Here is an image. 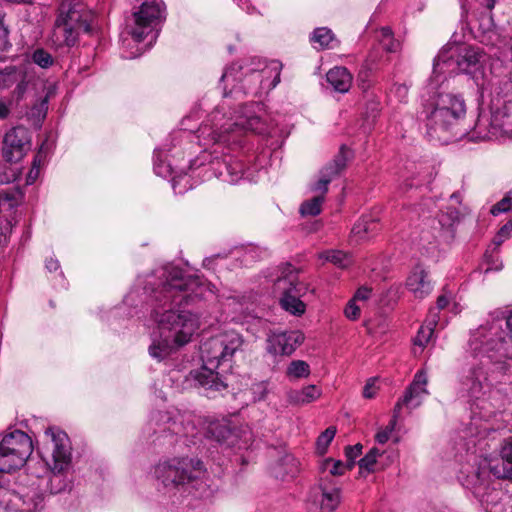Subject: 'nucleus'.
Here are the masks:
<instances>
[{"mask_svg": "<svg viewBox=\"0 0 512 512\" xmlns=\"http://www.w3.org/2000/svg\"><path fill=\"white\" fill-rule=\"evenodd\" d=\"M161 277L165 280L152 288L156 304L151 312L161 335H154L149 346L150 356L157 360L170 355L174 345L182 346L191 340L199 327V319L181 307L200 299L205 289L198 278L184 277L177 268L163 269Z\"/></svg>", "mask_w": 512, "mask_h": 512, "instance_id": "obj_1", "label": "nucleus"}, {"mask_svg": "<svg viewBox=\"0 0 512 512\" xmlns=\"http://www.w3.org/2000/svg\"><path fill=\"white\" fill-rule=\"evenodd\" d=\"M243 344L242 335L233 330L223 331L206 340L201 346L203 365L189 373V381L206 390L224 389L226 384L215 369L230 363Z\"/></svg>", "mask_w": 512, "mask_h": 512, "instance_id": "obj_2", "label": "nucleus"}, {"mask_svg": "<svg viewBox=\"0 0 512 512\" xmlns=\"http://www.w3.org/2000/svg\"><path fill=\"white\" fill-rule=\"evenodd\" d=\"M261 110L258 104H250L241 107L237 115L233 118H225L220 109H216L211 114V127L207 125L200 128L202 136L211 137V142L223 144H236L244 131H251L257 134H266L269 132L268 125L259 115Z\"/></svg>", "mask_w": 512, "mask_h": 512, "instance_id": "obj_3", "label": "nucleus"}, {"mask_svg": "<svg viewBox=\"0 0 512 512\" xmlns=\"http://www.w3.org/2000/svg\"><path fill=\"white\" fill-rule=\"evenodd\" d=\"M466 105L462 97L450 93H440L433 109L427 115V134L442 143L462 136L455 130L458 122L465 116Z\"/></svg>", "mask_w": 512, "mask_h": 512, "instance_id": "obj_4", "label": "nucleus"}, {"mask_svg": "<svg viewBox=\"0 0 512 512\" xmlns=\"http://www.w3.org/2000/svg\"><path fill=\"white\" fill-rule=\"evenodd\" d=\"M493 465V459L474 456L472 461L462 466L459 474L462 485L470 490L489 512L498 505L500 499V491L491 487Z\"/></svg>", "mask_w": 512, "mask_h": 512, "instance_id": "obj_5", "label": "nucleus"}, {"mask_svg": "<svg viewBox=\"0 0 512 512\" xmlns=\"http://www.w3.org/2000/svg\"><path fill=\"white\" fill-rule=\"evenodd\" d=\"M489 116L480 115L475 132L482 140L498 136L512 138V93L496 92L492 96Z\"/></svg>", "mask_w": 512, "mask_h": 512, "instance_id": "obj_6", "label": "nucleus"}, {"mask_svg": "<svg viewBox=\"0 0 512 512\" xmlns=\"http://www.w3.org/2000/svg\"><path fill=\"white\" fill-rule=\"evenodd\" d=\"M165 5L162 0H146L126 19V31L132 39L140 43L151 35L156 40V26L164 18Z\"/></svg>", "mask_w": 512, "mask_h": 512, "instance_id": "obj_7", "label": "nucleus"}, {"mask_svg": "<svg viewBox=\"0 0 512 512\" xmlns=\"http://www.w3.org/2000/svg\"><path fill=\"white\" fill-rule=\"evenodd\" d=\"M154 473L164 486L176 487L201 477L204 469L200 460L183 457L158 463Z\"/></svg>", "mask_w": 512, "mask_h": 512, "instance_id": "obj_8", "label": "nucleus"}, {"mask_svg": "<svg viewBox=\"0 0 512 512\" xmlns=\"http://www.w3.org/2000/svg\"><path fill=\"white\" fill-rule=\"evenodd\" d=\"M33 451L31 438L23 431L15 430L0 441V471L9 473L21 468Z\"/></svg>", "mask_w": 512, "mask_h": 512, "instance_id": "obj_9", "label": "nucleus"}, {"mask_svg": "<svg viewBox=\"0 0 512 512\" xmlns=\"http://www.w3.org/2000/svg\"><path fill=\"white\" fill-rule=\"evenodd\" d=\"M350 151L346 146H341L338 154L327 164L320 172V178L315 184L313 190L321 192V195L305 201L300 207V213L303 216H316L321 212V206L324 202V195L328 190L329 183L337 177L346 167Z\"/></svg>", "mask_w": 512, "mask_h": 512, "instance_id": "obj_10", "label": "nucleus"}, {"mask_svg": "<svg viewBox=\"0 0 512 512\" xmlns=\"http://www.w3.org/2000/svg\"><path fill=\"white\" fill-rule=\"evenodd\" d=\"M484 60L485 54L479 47H465L457 55L442 51L434 61L433 74L470 73L473 69H477Z\"/></svg>", "mask_w": 512, "mask_h": 512, "instance_id": "obj_11", "label": "nucleus"}, {"mask_svg": "<svg viewBox=\"0 0 512 512\" xmlns=\"http://www.w3.org/2000/svg\"><path fill=\"white\" fill-rule=\"evenodd\" d=\"M45 434L51 437L52 441V465L46 464L50 467V471H46L47 474H53L49 479L51 487V493H59L62 487L54 486V482H61L59 474L65 472L71 463V447L69 439L66 433L63 431H55L52 428L46 430Z\"/></svg>", "mask_w": 512, "mask_h": 512, "instance_id": "obj_12", "label": "nucleus"}, {"mask_svg": "<svg viewBox=\"0 0 512 512\" xmlns=\"http://www.w3.org/2000/svg\"><path fill=\"white\" fill-rule=\"evenodd\" d=\"M276 285L278 289L283 290L280 303L286 311L295 315L305 312V304L300 299L308 290L304 283L298 282L296 276L290 274L287 278H278Z\"/></svg>", "mask_w": 512, "mask_h": 512, "instance_id": "obj_13", "label": "nucleus"}, {"mask_svg": "<svg viewBox=\"0 0 512 512\" xmlns=\"http://www.w3.org/2000/svg\"><path fill=\"white\" fill-rule=\"evenodd\" d=\"M502 325L499 321H493L488 327L481 326L471 334L469 340L470 349L477 355L499 350L503 345Z\"/></svg>", "mask_w": 512, "mask_h": 512, "instance_id": "obj_14", "label": "nucleus"}, {"mask_svg": "<svg viewBox=\"0 0 512 512\" xmlns=\"http://www.w3.org/2000/svg\"><path fill=\"white\" fill-rule=\"evenodd\" d=\"M304 335L298 330L270 331L266 339V350L273 356H290L303 343Z\"/></svg>", "mask_w": 512, "mask_h": 512, "instance_id": "obj_15", "label": "nucleus"}, {"mask_svg": "<svg viewBox=\"0 0 512 512\" xmlns=\"http://www.w3.org/2000/svg\"><path fill=\"white\" fill-rule=\"evenodd\" d=\"M31 149V135L23 126L9 130L3 140V157L8 162L20 161Z\"/></svg>", "mask_w": 512, "mask_h": 512, "instance_id": "obj_16", "label": "nucleus"}, {"mask_svg": "<svg viewBox=\"0 0 512 512\" xmlns=\"http://www.w3.org/2000/svg\"><path fill=\"white\" fill-rule=\"evenodd\" d=\"M58 20L67 22L69 26L77 28L80 32L90 33L92 14L87 7L78 0H63L58 9Z\"/></svg>", "mask_w": 512, "mask_h": 512, "instance_id": "obj_17", "label": "nucleus"}, {"mask_svg": "<svg viewBox=\"0 0 512 512\" xmlns=\"http://www.w3.org/2000/svg\"><path fill=\"white\" fill-rule=\"evenodd\" d=\"M13 495L20 498V502L15 504L11 501V495L5 496V503H0V506L6 510L14 512H37L43 508V495L37 488L30 490L22 488L20 491H11Z\"/></svg>", "mask_w": 512, "mask_h": 512, "instance_id": "obj_18", "label": "nucleus"}, {"mask_svg": "<svg viewBox=\"0 0 512 512\" xmlns=\"http://www.w3.org/2000/svg\"><path fill=\"white\" fill-rule=\"evenodd\" d=\"M427 384L428 377L426 372L424 370L418 371L412 383L406 389L404 396L396 403L395 412H399L403 405L411 409L420 406L424 397L429 394L426 388Z\"/></svg>", "mask_w": 512, "mask_h": 512, "instance_id": "obj_19", "label": "nucleus"}, {"mask_svg": "<svg viewBox=\"0 0 512 512\" xmlns=\"http://www.w3.org/2000/svg\"><path fill=\"white\" fill-rule=\"evenodd\" d=\"M484 365L481 361L480 366L471 367L461 380V391L471 398L478 399L489 388Z\"/></svg>", "mask_w": 512, "mask_h": 512, "instance_id": "obj_20", "label": "nucleus"}, {"mask_svg": "<svg viewBox=\"0 0 512 512\" xmlns=\"http://www.w3.org/2000/svg\"><path fill=\"white\" fill-rule=\"evenodd\" d=\"M406 288L416 299H424L433 290L428 271L422 265L412 268L405 282Z\"/></svg>", "mask_w": 512, "mask_h": 512, "instance_id": "obj_21", "label": "nucleus"}, {"mask_svg": "<svg viewBox=\"0 0 512 512\" xmlns=\"http://www.w3.org/2000/svg\"><path fill=\"white\" fill-rule=\"evenodd\" d=\"M315 501L319 504L322 512H333L341 502V489L325 480H321L315 488Z\"/></svg>", "mask_w": 512, "mask_h": 512, "instance_id": "obj_22", "label": "nucleus"}, {"mask_svg": "<svg viewBox=\"0 0 512 512\" xmlns=\"http://www.w3.org/2000/svg\"><path fill=\"white\" fill-rule=\"evenodd\" d=\"M80 31L69 26L67 22L56 19L49 37L51 45L55 48L72 47L79 37Z\"/></svg>", "mask_w": 512, "mask_h": 512, "instance_id": "obj_23", "label": "nucleus"}, {"mask_svg": "<svg viewBox=\"0 0 512 512\" xmlns=\"http://www.w3.org/2000/svg\"><path fill=\"white\" fill-rule=\"evenodd\" d=\"M494 477L512 479V436L508 437L500 450V459H493Z\"/></svg>", "mask_w": 512, "mask_h": 512, "instance_id": "obj_24", "label": "nucleus"}, {"mask_svg": "<svg viewBox=\"0 0 512 512\" xmlns=\"http://www.w3.org/2000/svg\"><path fill=\"white\" fill-rule=\"evenodd\" d=\"M321 394L320 388L315 385H308L302 389L290 390L287 393V400L292 405H306L316 401Z\"/></svg>", "mask_w": 512, "mask_h": 512, "instance_id": "obj_25", "label": "nucleus"}, {"mask_svg": "<svg viewBox=\"0 0 512 512\" xmlns=\"http://www.w3.org/2000/svg\"><path fill=\"white\" fill-rule=\"evenodd\" d=\"M328 83L340 93L347 92L352 84V75L345 67H334L326 75Z\"/></svg>", "mask_w": 512, "mask_h": 512, "instance_id": "obj_26", "label": "nucleus"}, {"mask_svg": "<svg viewBox=\"0 0 512 512\" xmlns=\"http://www.w3.org/2000/svg\"><path fill=\"white\" fill-rule=\"evenodd\" d=\"M319 258L326 262H330L341 269L349 267L353 262L352 256L350 254L341 250L334 249L321 252L319 254Z\"/></svg>", "mask_w": 512, "mask_h": 512, "instance_id": "obj_27", "label": "nucleus"}, {"mask_svg": "<svg viewBox=\"0 0 512 512\" xmlns=\"http://www.w3.org/2000/svg\"><path fill=\"white\" fill-rule=\"evenodd\" d=\"M436 325L437 315L431 311L430 316L426 320L425 324L419 328L418 333L414 339V344L421 348H424L430 341Z\"/></svg>", "mask_w": 512, "mask_h": 512, "instance_id": "obj_28", "label": "nucleus"}, {"mask_svg": "<svg viewBox=\"0 0 512 512\" xmlns=\"http://www.w3.org/2000/svg\"><path fill=\"white\" fill-rule=\"evenodd\" d=\"M310 366L304 360H293L286 368V376L290 380L307 378L310 375Z\"/></svg>", "mask_w": 512, "mask_h": 512, "instance_id": "obj_29", "label": "nucleus"}, {"mask_svg": "<svg viewBox=\"0 0 512 512\" xmlns=\"http://www.w3.org/2000/svg\"><path fill=\"white\" fill-rule=\"evenodd\" d=\"M311 42L319 45L320 49L328 48L334 40V34L326 27L316 28L311 36Z\"/></svg>", "mask_w": 512, "mask_h": 512, "instance_id": "obj_30", "label": "nucleus"}, {"mask_svg": "<svg viewBox=\"0 0 512 512\" xmlns=\"http://www.w3.org/2000/svg\"><path fill=\"white\" fill-rule=\"evenodd\" d=\"M379 40L387 52H397L400 48V42L393 37L392 30L389 27L380 29Z\"/></svg>", "mask_w": 512, "mask_h": 512, "instance_id": "obj_31", "label": "nucleus"}, {"mask_svg": "<svg viewBox=\"0 0 512 512\" xmlns=\"http://www.w3.org/2000/svg\"><path fill=\"white\" fill-rule=\"evenodd\" d=\"M48 111V97L41 99L34 104L28 113V117L33 121V124L40 125L45 118Z\"/></svg>", "mask_w": 512, "mask_h": 512, "instance_id": "obj_32", "label": "nucleus"}, {"mask_svg": "<svg viewBox=\"0 0 512 512\" xmlns=\"http://www.w3.org/2000/svg\"><path fill=\"white\" fill-rule=\"evenodd\" d=\"M272 72L275 75H274L273 81L269 85V88H274L280 82L281 64L278 61H271L263 69L259 70V73L256 76H257V78L260 79L261 84H263L264 77Z\"/></svg>", "mask_w": 512, "mask_h": 512, "instance_id": "obj_33", "label": "nucleus"}, {"mask_svg": "<svg viewBox=\"0 0 512 512\" xmlns=\"http://www.w3.org/2000/svg\"><path fill=\"white\" fill-rule=\"evenodd\" d=\"M382 455V452L373 447L369 450V452L359 460L358 465L361 470H365L367 472H373L375 470V465L377 463V458Z\"/></svg>", "mask_w": 512, "mask_h": 512, "instance_id": "obj_34", "label": "nucleus"}, {"mask_svg": "<svg viewBox=\"0 0 512 512\" xmlns=\"http://www.w3.org/2000/svg\"><path fill=\"white\" fill-rule=\"evenodd\" d=\"M377 224L373 221L369 222L366 219H361L352 228V233L360 240L366 239L370 232L376 229Z\"/></svg>", "mask_w": 512, "mask_h": 512, "instance_id": "obj_35", "label": "nucleus"}, {"mask_svg": "<svg viewBox=\"0 0 512 512\" xmlns=\"http://www.w3.org/2000/svg\"><path fill=\"white\" fill-rule=\"evenodd\" d=\"M336 434V429L334 427H328L321 435L318 437L316 445L317 450L320 454H324L333 440Z\"/></svg>", "mask_w": 512, "mask_h": 512, "instance_id": "obj_36", "label": "nucleus"}, {"mask_svg": "<svg viewBox=\"0 0 512 512\" xmlns=\"http://www.w3.org/2000/svg\"><path fill=\"white\" fill-rule=\"evenodd\" d=\"M398 414L399 412L394 411V415L390 420L389 424L384 429L377 432V434L375 435V440L377 443L385 444L389 440L391 433L395 429Z\"/></svg>", "mask_w": 512, "mask_h": 512, "instance_id": "obj_37", "label": "nucleus"}, {"mask_svg": "<svg viewBox=\"0 0 512 512\" xmlns=\"http://www.w3.org/2000/svg\"><path fill=\"white\" fill-rule=\"evenodd\" d=\"M32 61L40 66L41 68L50 67L54 60L50 53L45 51L44 49H36L32 54Z\"/></svg>", "mask_w": 512, "mask_h": 512, "instance_id": "obj_38", "label": "nucleus"}, {"mask_svg": "<svg viewBox=\"0 0 512 512\" xmlns=\"http://www.w3.org/2000/svg\"><path fill=\"white\" fill-rule=\"evenodd\" d=\"M324 469H328L332 476H341L345 473L348 468V463L344 464L340 460L327 459L324 464Z\"/></svg>", "mask_w": 512, "mask_h": 512, "instance_id": "obj_39", "label": "nucleus"}, {"mask_svg": "<svg viewBox=\"0 0 512 512\" xmlns=\"http://www.w3.org/2000/svg\"><path fill=\"white\" fill-rule=\"evenodd\" d=\"M511 209H512V190H510L501 201H499L496 205H494L492 207L491 213L496 216L500 213L507 212Z\"/></svg>", "mask_w": 512, "mask_h": 512, "instance_id": "obj_40", "label": "nucleus"}, {"mask_svg": "<svg viewBox=\"0 0 512 512\" xmlns=\"http://www.w3.org/2000/svg\"><path fill=\"white\" fill-rule=\"evenodd\" d=\"M210 432L220 443L227 442L228 439L232 436L231 431L225 425H214L210 428Z\"/></svg>", "mask_w": 512, "mask_h": 512, "instance_id": "obj_41", "label": "nucleus"}, {"mask_svg": "<svg viewBox=\"0 0 512 512\" xmlns=\"http://www.w3.org/2000/svg\"><path fill=\"white\" fill-rule=\"evenodd\" d=\"M362 445L361 444H356L354 446H347L345 448V455L347 457V460H348V468L349 469H352L354 464H355V459L361 455L362 453Z\"/></svg>", "mask_w": 512, "mask_h": 512, "instance_id": "obj_42", "label": "nucleus"}, {"mask_svg": "<svg viewBox=\"0 0 512 512\" xmlns=\"http://www.w3.org/2000/svg\"><path fill=\"white\" fill-rule=\"evenodd\" d=\"M252 391H253L255 400H257V401L264 400L269 392L268 383H266V382L256 383L253 385Z\"/></svg>", "mask_w": 512, "mask_h": 512, "instance_id": "obj_43", "label": "nucleus"}, {"mask_svg": "<svg viewBox=\"0 0 512 512\" xmlns=\"http://www.w3.org/2000/svg\"><path fill=\"white\" fill-rule=\"evenodd\" d=\"M378 387L376 386L375 379H369L363 388V397L372 399L377 394Z\"/></svg>", "mask_w": 512, "mask_h": 512, "instance_id": "obj_44", "label": "nucleus"}, {"mask_svg": "<svg viewBox=\"0 0 512 512\" xmlns=\"http://www.w3.org/2000/svg\"><path fill=\"white\" fill-rule=\"evenodd\" d=\"M409 88L405 84H396L391 89V93L394 94L400 102H405L408 96Z\"/></svg>", "mask_w": 512, "mask_h": 512, "instance_id": "obj_45", "label": "nucleus"}, {"mask_svg": "<svg viewBox=\"0 0 512 512\" xmlns=\"http://www.w3.org/2000/svg\"><path fill=\"white\" fill-rule=\"evenodd\" d=\"M345 315L351 320H356L360 316V308L355 304L354 300H350L345 308Z\"/></svg>", "mask_w": 512, "mask_h": 512, "instance_id": "obj_46", "label": "nucleus"}, {"mask_svg": "<svg viewBox=\"0 0 512 512\" xmlns=\"http://www.w3.org/2000/svg\"><path fill=\"white\" fill-rule=\"evenodd\" d=\"M242 66L239 65V64H233L231 65L230 67H228L223 75H222V80H229L230 78L235 81L238 79L237 77V72L242 70Z\"/></svg>", "mask_w": 512, "mask_h": 512, "instance_id": "obj_47", "label": "nucleus"}, {"mask_svg": "<svg viewBox=\"0 0 512 512\" xmlns=\"http://www.w3.org/2000/svg\"><path fill=\"white\" fill-rule=\"evenodd\" d=\"M8 47V30L2 22H0V51H5Z\"/></svg>", "mask_w": 512, "mask_h": 512, "instance_id": "obj_48", "label": "nucleus"}, {"mask_svg": "<svg viewBox=\"0 0 512 512\" xmlns=\"http://www.w3.org/2000/svg\"><path fill=\"white\" fill-rule=\"evenodd\" d=\"M12 101L0 98V119H6L10 113Z\"/></svg>", "mask_w": 512, "mask_h": 512, "instance_id": "obj_49", "label": "nucleus"}, {"mask_svg": "<svg viewBox=\"0 0 512 512\" xmlns=\"http://www.w3.org/2000/svg\"><path fill=\"white\" fill-rule=\"evenodd\" d=\"M371 295V289L368 288V287H360L355 295H354V298L352 300L356 301V300H367Z\"/></svg>", "mask_w": 512, "mask_h": 512, "instance_id": "obj_50", "label": "nucleus"}, {"mask_svg": "<svg viewBox=\"0 0 512 512\" xmlns=\"http://www.w3.org/2000/svg\"><path fill=\"white\" fill-rule=\"evenodd\" d=\"M511 231H512V219L509 220L505 225H503L500 228V230L498 232V238H500V237L508 238Z\"/></svg>", "mask_w": 512, "mask_h": 512, "instance_id": "obj_51", "label": "nucleus"}, {"mask_svg": "<svg viewBox=\"0 0 512 512\" xmlns=\"http://www.w3.org/2000/svg\"><path fill=\"white\" fill-rule=\"evenodd\" d=\"M38 175H39V169L37 167H35V165H34L27 175L26 183L33 184L34 181L37 179Z\"/></svg>", "mask_w": 512, "mask_h": 512, "instance_id": "obj_52", "label": "nucleus"}, {"mask_svg": "<svg viewBox=\"0 0 512 512\" xmlns=\"http://www.w3.org/2000/svg\"><path fill=\"white\" fill-rule=\"evenodd\" d=\"M450 301V297L446 294L440 295L437 298V309L442 310L445 307H447L448 303Z\"/></svg>", "mask_w": 512, "mask_h": 512, "instance_id": "obj_53", "label": "nucleus"}, {"mask_svg": "<svg viewBox=\"0 0 512 512\" xmlns=\"http://www.w3.org/2000/svg\"><path fill=\"white\" fill-rule=\"evenodd\" d=\"M46 268H47L50 272H52V271H56V270L59 268V263H58V261H57V260H55V259H52V258H51V259L47 260V262H46Z\"/></svg>", "mask_w": 512, "mask_h": 512, "instance_id": "obj_54", "label": "nucleus"}, {"mask_svg": "<svg viewBox=\"0 0 512 512\" xmlns=\"http://www.w3.org/2000/svg\"><path fill=\"white\" fill-rule=\"evenodd\" d=\"M506 326L509 329V335L512 340V313L506 319Z\"/></svg>", "mask_w": 512, "mask_h": 512, "instance_id": "obj_55", "label": "nucleus"}, {"mask_svg": "<svg viewBox=\"0 0 512 512\" xmlns=\"http://www.w3.org/2000/svg\"><path fill=\"white\" fill-rule=\"evenodd\" d=\"M12 4H32L34 0H7Z\"/></svg>", "mask_w": 512, "mask_h": 512, "instance_id": "obj_56", "label": "nucleus"}, {"mask_svg": "<svg viewBox=\"0 0 512 512\" xmlns=\"http://www.w3.org/2000/svg\"><path fill=\"white\" fill-rule=\"evenodd\" d=\"M507 238H504V237H500L498 238V235L494 238V243L496 245H501V243H503Z\"/></svg>", "mask_w": 512, "mask_h": 512, "instance_id": "obj_57", "label": "nucleus"}, {"mask_svg": "<svg viewBox=\"0 0 512 512\" xmlns=\"http://www.w3.org/2000/svg\"><path fill=\"white\" fill-rule=\"evenodd\" d=\"M7 237L6 235L0 231V247L6 242Z\"/></svg>", "mask_w": 512, "mask_h": 512, "instance_id": "obj_58", "label": "nucleus"}, {"mask_svg": "<svg viewBox=\"0 0 512 512\" xmlns=\"http://www.w3.org/2000/svg\"><path fill=\"white\" fill-rule=\"evenodd\" d=\"M495 5V0H488L487 6L489 9H492Z\"/></svg>", "mask_w": 512, "mask_h": 512, "instance_id": "obj_59", "label": "nucleus"}, {"mask_svg": "<svg viewBox=\"0 0 512 512\" xmlns=\"http://www.w3.org/2000/svg\"><path fill=\"white\" fill-rule=\"evenodd\" d=\"M504 86H505V88H506V90H507V91H508L510 88H512V84H511L509 81H506V82L504 83Z\"/></svg>", "mask_w": 512, "mask_h": 512, "instance_id": "obj_60", "label": "nucleus"}, {"mask_svg": "<svg viewBox=\"0 0 512 512\" xmlns=\"http://www.w3.org/2000/svg\"><path fill=\"white\" fill-rule=\"evenodd\" d=\"M16 90H18V91H19V93H22V92H23V90H22V86H21V85H18V86H17V88H16Z\"/></svg>", "mask_w": 512, "mask_h": 512, "instance_id": "obj_61", "label": "nucleus"}, {"mask_svg": "<svg viewBox=\"0 0 512 512\" xmlns=\"http://www.w3.org/2000/svg\"><path fill=\"white\" fill-rule=\"evenodd\" d=\"M248 72H252V73H254V72H255V70H254V69H248V70H247V72H246V74H247Z\"/></svg>", "mask_w": 512, "mask_h": 512, "instance_id": "obj_62", "label": "nucleus"}]
</instances>
